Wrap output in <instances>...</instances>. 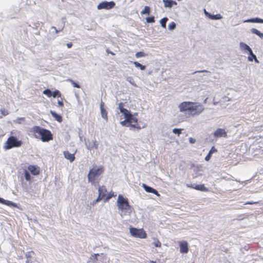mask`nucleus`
I'll list each match as a JSON object with an SVG mask.
<instances>
[{"mask_svg":"<svg viewBox=\"0 0 263 263\" xmlns=\"http://www.w3.org/2000/svg\"><path fill=\"white\" fill-rule=\"evenodd\" d=\"M124 103L122 102L118 104V108L125 118V120L121 121L120 124L124 126H130L138 130L141 129L142 127L139 124L138 119L137 117L138 113L131 114L129 110L124 107ZM144 127L145 126H142V127Z\"/></svg>","mask_w":263,"mask_h":263,"instance_id":"obj_1","label":"nucleus"},{"mask_svg":"<svg viewBox=\"0 0 263 263\" xmlns=\"http://www.w3.org/2000/svg\"><path fill=\"white\" fill-rule=\"evenodd\" d=\"M179 110L191 116H198L204 110L203 105L198 102L184 101L178 105Z\"/></svg>","mask_w":263,"mask_h":263,"instance_id":"obj_2","label":"nucleus"},{"mask_svg":"<svg viewBox=\"0 0 263 263\" xmlns=\"http://www.w3.org/2000/svg\"><path fill=\"white\" fill-rule=\"evenodd\" d=\"M31 132L36 138L40 139L43 142H48L53 139V135L48 129L39 126H34Z\"/></svg>","mask_w":263,"mask_h":263,"instance_id":"obj_3","label":"nucleus"},{"mask_svg":"<svg viewBox=\"0 0 263 263\" xmlns=\"http://www.w3.org/2000/svg\"><path fill=\"white\" fill-rule=\"evenodd\" d=\"M104 171L103 166L97 167L93 166L89 172L88 174V180L92 184H95L96 179L100 176Z\"/></svg>","mask_w":263,"mask_h":263,"instance_id":"obj_4","label":"nucleus"},{"mask_svg":"<svg viewBox=\"0 0 263 263\" xmlns=\"http://www.w3.org/2000/svg\"><path fill=\"white\" fill-rule=\"evenodd\" d=\"M117 202V206L120 210L128 212L129 214L131 213L132 207L129 205L127 198L119 195Z\"/></svg>","mask_w":263,"mask_h":263,"instance_id":"obj_5","label":"nucleus"},{"mask_svg":"<svg viewBox=\"0 0 263 263\" xmlns=\"http://www.w3.org/2000/svg\"><path fill=\"white\" fill-rule=\"evenodd\" d=\"M22 142L18 140L15 137L10 136L5 143L4 148L9 149L13 147H17L21 146Z\"/></svg>","mask_w":263,"mask_h":263,"instance_id":"obj_6","label":"nucleus"},{"mask_svg":"<svg viewBox=\"0 0 263 263\" xmlns=\"http://www.w3.org/2000/svg\"><path fill=\"white\" fill-rule=\"evenodd\" d=\"M129 232L132 236L141 239H145L147 237V234L143 229H137L131 227L129 228Z\"/></svg>","mask_w":263,"mask_h":263,"instance_id":"obj_7","label":"nucleus"},{"mask_svg":"<svg viewBox=\"0 0 263 263\" xmlns=\"http://www.w3.org/2000/svg\"><path fill=\"white\" fill-rule=\"evenodd\" d=\"M115 5V3L113 1L111 2H103L100 3L98 6L97 8L99 10L100 9H110L112 8Z\"/></svg>","mask_w":263,"mask_h":263,"instance_id":"obj_8","label":"nucleus"},{"mask_svg":"<svg viewBox=\"0 0 263 263\" xmlns=\"http://www.w3.org/2000/svg\"><path fill=\"white\" fill-rule=\"evenodd\" d=\"M28 170L32 175L36 176L40 173V168L37 165H29L28 166Z\"/></svg>","mask_w":263,"mask_h":263,"instance_id":"obj_9","label":"nucleus"},{"mask_svg":"<svg viewBox=\"0 0 263 263\" xmlns=\"http://www.w3.org/2000/svg\"><path fill=\"white\" fill-rule=\"evenodd\" d=\"M186 186L188 187L202 192H208L209 191L208 189L205 187L204 184H187Z\"/></svg>","mask_w":263,"mask_h":263,"instance_id":"obj_10","label":"nucleus"},{"mask_svg":"<svg viewBox=\"0 0 263 263\" xmlns=\"http://www.w3.org/2000/svg\"><path fill=\"white\" fill-rule=\"evenodd\" d=\"M180 252L181 253H187L189 251L188 243L186 241L179 242Z\"/></svg>","mask_w":263,"mask_h":263,"instance_id":"obj_11","label":"nucleus"},{"mask_svg":"<svg viewBox=\"0 0 263 263\" xmlns=\"http://www.w3.org/2000/svg\"><path fill=\"white\" fill-rule=\"evenodd\" d=\"M214 137L215 138H219V137H227V134L225 130L223 128H218L213 134Z\"/></svg>","mask_w":263,"mask_h":263,"instance_id":"obj_12","label":"nucleus"},{"mask_svg":"<svg viewBox=\"0 0 263 263\" xmlns=\"http://www.w3.org/2000/svg\"><path fill=\"white\" fill-rule=\"evenodd\" d=\"M142 187L144 189L145 191L146 192L153 193L158 196H160V194H159V193L158 192V191L157 190H156L155 189H154L150 186H147L145 184H143Z\"/></svg>","mask_w":263,"mask_h":263,"instance_id":"obj_13","label":"nucleus"},{"mask_svg":"<svg viewBox=\"0 0 263 263\" xmlns=\"http://www.w3.org/2000/svg\"><path fill=\"white\" fill-rule=\"evenodd\" d=\"M99 194L104 198L105 200L107 194V191L105 185H102L99 187L98 189Z\"/></svg>","mask_w":263,"mask_h":263,"instance_id":"obj_14","label":"nucleus"},{"mask_svg":"<svg viewBox=\"0 0 263 263\" xmlns=\"http://www.w3.org/2000/svg\"><path fill=\"white\" fill-rule=\"evenodd\" d=\"M101 113L103 118L105 119L106 121L108 120L107 112L106 109L104 108V103L101 102L100 104Z\"/></svg>","mask_w":263,"mask_h":263,"instance_id":"obj_15","label":"nucleus"},{"mask_svg":"<svg viewBox=\"0 0 263 263\" xmlns=\"http://www.w3.org/2000/svg\"><path fill=\"white\" fill-rule=\"evenodd\" d=\"M34 255L35 253L33 251L27 252L25 255L27 258L26 263H32V260L31 259V258H32Z\"/></svg>","mask_w":263,"mask_h":263,"instance_id":"obj_16","label":"nucleus"},{"mask_svg":"<svg viewBox=\"0 0 263 263\" xmlns=\"http://www.w3.org/2000/svg\"><path fill=\"white\" fill-rule=\"evenodd\" d=\"M165 7L171 8L174 5H177V3L173 0H163Z\"/></svg>","mask_w":263,"mask_h":263,"instance_id":"obj_17","label":"nucleus"},{"mask_svg":"<svg viewBox=\"0 0 263 263\" xmlns=\"http://www.w3.org/2000/svg\"><path fill=\"white\" fill-rule=\"evenodd\" d=\"M64 155L65 157L67 159L69 160L70 162H72L75 159L74 154L70 153L68 151L64 152Z\"/></svg>","mask_w":263,"mask_h":263,"instance_id":"obj_18","label":"nucleus"},{"mask_svg":"<svg viewBox=\"0 0 263 263\" xmlns=\"http://www.w3.org/2000/svg\"><path fill=\"white\" fill-rule=\"evenodd\" d=\"M50 114L52 117H53L58 122H61L62 121V117L61 115L57 114L55 112L52 110L50 111Z\"/></svg>","mask_w":263,"mask_h":263,"instance_id":"obj_19","label":"nucleus"},{"mask_svg":"<svg viewBox=\"0 0 263 263\" xmlns=\"http://www.w3.org/2000/svg\"><path fill=\"white\" fill-rule=\"evenodd\" d=\"M244 22L263 23V20L259 18H255L245 21Z\"/></svg>","mask_w":263,"mask_h":263,"instance_id":"obj_20","label":"nucleus"},{"mask_svg":"<svg viewBox=\"0 0 263 263\" xmlns=\"http://www.w3.org/2000/svg\"><path fill=\"white\" fill-rule=\"evenodd\" d=\"M240 47L241 50H244L245 51L249 52L251 49V48L246 44L241 42L240 43Z\"/></svg>","mask_w":263,"mask_h":263,"instance_id":"obj_21","label":"nucleus"},{"mask_svg":"<svg viewBox=\"0 0 263 263\" xmlns=\"http://www.w3.org/2000/svg\"><path fill=\"white\" fill-rule=\"evenodd\" d=\"M249 54H250V55L248 57L249 61H252L253 60V59H254L255 60V61L258 62V60H257V59L256 58V55L255 54H253L252 49H251L249 51Z\"/></svg>","mask_w":263,"mask_h":263,"instance_id":"obj_22","label":"nucleus"},{"mask_svg":"<svg viewBox=\"0 0 263 263\" xmlns=\"http://www.w3.org/2000/svg\"><path fill=\"white\" fill-rule=\"evenodd\" d=\"M0 203L2 204H4L9 206L13 205L14 206V203H12L10 201L6 200L2 198H0Z\"/></svg>","mask_w":263,"mask_h":263,"instance_id":"obj_23","label":"nucleus"},{"mask_svg":"<svg viewBox=\"0 0 263 263\" xmlns=\"http://www.w3.org/2000/svg\"><path fill=\"white\" fill-rule=\"evenodd\" d=\"M98 144L96 140L93 141L92 144L91 145L89 144L88 147V148L90 150L92 149L93 148L97 149H98Z\"/></svg>","mask_w":263,"mask_h":263,"instance_id":"obj_24","label":"nucleus"},{"mask_svg":"<svg viewBox=\"0 0 263 263\" xmlns=\"http://www.w3.org/2000/svg\"><path fill=\"white\" fill-rule=\"evenodd\" d=\"M116 195L113 192L111 191L109 193H107L104 201L105 202L108 201L110 198H111L113 197H116Z\"/></svg>","mask_w":263,"mask_h":263,"instance_id":"obj_25","label":"nucleus"},{"mask_svg":"<svg viewBox=\"0 0 263 263\" xmlns=\"http://www.w3.org/2000/svg\"><path fill=\"white\" fill-rule=\"evenodd\" d=\"M151 11V9L148 6H145L144 9L141 12V14L142 15L147 14L148 15L149 14Z\"/></svg>","mask_w":263,"mask_h":263,"instance_id":"obj_26","label":"nucleus"},{"mask_svg":"<svg viewBox=\"0 0 263 263\" xmlns=\"http://www.w3.org/2000/svg\"><path fill=\"white\" fill-rule=\"evenodd\" d=\"M133 64L135 65V66L136 67L140 68V69L142 70H143L145 69V66L142 65V64H141L140 63H139L138 62H134Z\"/></svg>","mask_w":263,"mask_h":263,"instance_id":"obj_27","label":"nucleus"},{"mask_svg":"<svg viewBox=\"0 0 263 263\" xmlns=\"http://www.w3.org/2000/svg\"><path fill=\"white\" fill-rule=\"evenodd\" d=\"M251 31L252 33L258 35L260 37H263V33H261L259 30H258L256 29L253 28L252 29Z\"/></svg>","mask_w":263,"mask_h":263,"instance_id":"obj_28","label":"nucleus"},{"mask_svg":"<svg viewBox=\"0 0 263 263\" xmlns=\"http://www.w3.org/2000/svg\"><path fill=\"white\" fill-rule=\"evenodd\" d=\"M167 21L168 18L167 17H164L160 20V24L163 28H166V23Z\"/></svg>","mask_w":263,"mask_h":263,"instance_id":"obj_29","label":"nucleus"},{"mask_svg":"<svg viewBox=\"0 0 263 263\" xmlns=\"http://www.w3.org/2000/svg\"><path fill=\"white\" fill-rule=\"evenodd\" d=\"M67 81L69 82L74 87L80 88L81 87L80 85L78 84V83H76L72 79H68L67 80Z\"/></svg>","mask_w":263,"mask_h":263,"instance_id":"obj_30","label":"nucleus"},{"mask_svg":"<svg viewBox=\"0 0 263 263\" xmlns=\"http://www.w3.org/2000/svg\"><path fill=\"white\" fill-rule=\"evenodd\" d=\"M52 96L53 98L61 97V93L58 90H55L52 93Z\"/></svg>","mask_w":263,"mask_h":263,"instance_id":"obj_31","label":"nucleus"},{"mask_svg":"<svg viewBox=\"0 0 263 263\" xmlns=\"http://www.w3.org/2000/svg\"><path fill=\"white\" fill-rule=\"evenodd\" d=\"M24 175H25V179L27 181H30L31 180V176H30V173H29V172L28 171L25 170Z\"/></svg>","mask_w":263,"mask_h":263,"instance_id":"obj_32","label":"nucleus"},{"mask_svg":"<svg viewBox=\"0 0 263 263\" xmlns=\"http://www.w3.org/2000/svg\"><path fill=\"white\" fill-rule=\"evenodd\" d=\"M43 93V94L46 95L48 97H51L52 96V92L49 89L44 90Z\"/></svg>","mask_w":263,"mask_h":263,"instance_id":"obj_33","label":"nucleus"},{"mask_svg":"<svg viewBox=\"0 0 263 263\" xmlns=\"http://www.w3.org/2000/svg\"><path fill=\"white\" fill-rule=\"evenodd\" d=\"M146 55V54L144 52H143L142 51L138 52L135 54L136 57L137 58H141V57H145Z\"/></svg>","mask_w":263,"mask_h":263,"instance_id":"obj_34","label":"nucleus"},{"mask_svg":"<svg viewBox=\"0 0 263 263\" xmlns=\"http://www.w3.org/2000/svg\"><path fill=\"white\" fill-rule=\"evenodd\" d=\"M176 24L175 22H172L171 23L169 24L168 28L169 30H173L176 28Z\"/></svg>","mask_w":263,"mask_h":263,"instance_id":"obj_35","label":"nucleus"},{"mask_svg":"<svg viewBox=\"0 0 263 263\" xmlns=\"http://www.w3.org/2000/svg\"><path fill=\"white\" fill-rule=\"evenodd\" d=\"M154 245L155 247H156L160 248L161 246V243L157 239H155V241L154 242Z\"/></svg>","mask_w":263,"mask_h":263,"instance_id":"obj_36","label":"nucleus"},{"mask_svg":"<svg viewBox=\"0 0 263 263\" xmlns=\"http://www.w3.org/2000/svg\"><path fill=\"white\" fill-rule=\"evenodd\" d=\"M146 22L148 23H152L155 22L154 16H151V17H147L146 18Z\"/></svg>","mask_w":263,"mask_h":263,"instance_id":"obj_37","label":"nucleus"},{"mask_svg":"<svg viewBox=\"0 0 263 263\" xmlns=\"http://www.w3.org/2000/svg\"><path fill=\"white\" fill-rule=\"evenodd\" d=\"M181 130H182L181 129L174 128L173 130V132L174 134H177L178 136H179L181 134Z\"/></svg>","mask_w":263,"mask_h":263,"instance_id":"obj_38","label":"nucleus"},{"mask_svg":"<svg viewBox=\"0 0 263 263\" xmlns=\"http://www.w3.org/2000/svg\"><path fill=\"white\" fill-rule=\"evenodd\" d=\"M217 149L214 147L213 146L210 151H209V153L211 155H212L214 153L217 152Z\"/></svg>","mask_w":263,"mask_h":263,"instance_id":"obj_39","label":"nucleus"},{"mask_svg":"<svg viewBox=\"0 0 263 263\" xmlns=\"http://www.w3.org/2000/svg\"><path fill=\"white\" fill-rule=\"evenodd\" d=\"M102 199H104V198L102 197L99 194V196L98 197V198L96 199V200L93 202V204L94 203H96L99 201H100V200H101Z\"/></svg>","mask_w":263,"mask_h":263,"instance_id":"obj_40","label":"nucleus"},{"mask_svg":"<svg viewBox=\"0 0 263 263\" xmlns=\"http://www.w3.org/2000/svg\"><path fill=\"white\" fill-rule=\"evenodd\" d=\"M259 203V201H248L246 202L244 204H257Z\"/></svg>","mask_w":263,"mask_h":263,"instance_id":"obj_41","label":"nucleus"},{"mask_svg":"<svg viewBox=\"0 0 263 263\" xmlns=\"http://www.w3.org/2000/svg\"><path fill=\"white\" fill-rule=\"evenodd\" d=\"M1 111L2 112V114L4 115V116H6L8 114V111L7 110H6L5 109L3 108V109H1Z\"/></svg>","mask_w":263,"mask_h":263,"instance_id":"obj_42","label":"nucleus"},{"mask_svg":"<svg viewBox=\"0 0 263 263\" xmlns=\"http://www.w3.org/2000/svg\"><path fill=\"white\" fill-rule=\"evenodd\" d=\"M17 122L19 124L21 123V122L22 121H25V118L24 117H22V118H18L17 119Z\"/></svg>","mask_w":263,"mask_h":263,"instance_id":"obj_43","label":"nucleus"},{"mask_svg":"<svg viewBox=\"0 0 263 263\" xmlns=\"http://www.w3.org/2000/svg\"><path fill=\"white\" fill-rule=\"evenodd\" d=\"M212 155L208 153V154L205 157V160L208 161L211 158Z\"/></svg>","mask_w":263,"mask_h":263,"instance_id":"obj_44","label":"nucleus"},{"mask_svg":"<svg viewBox=\"0 0 263 263\" xmlns=\"http://www.w3.org/2000/svg\"><path fill=\"white\" fill-rule=\"evenodd\" d=\"M58 104L60 107H63L64 106V103L62 100H59L58 101Z\"/></svg>","mask_w":263,"mask_h":263,"instance_id":"obj_45","label":"nucleus"},{"mask_svg":"<svg viewBox=\"0 0 263 263\" xmlns=\"http://www.w3.org/2000/svg\"><path fill=\"white\" fill-rule=\"evenodd\" d=\"M189 141L191 143H194L196 141V140L193 138H189Z\"/></svg>","mask_w":263,"mask_h":263,"instance_id":"obj_46","label":"nucleus"},{"mask_svg":"<svg viewBox=\"0 0 263 263\" xmlns=\"http://www.w3.org/2000/svg\"><path fill=\"white\" fill-rule=\"evenodd\" d=\"M72 43H68L67 44V46L68 48H70L72 47Z\"/></svg>","mask_w":263,"mask_h":263,"instance_id":"obj_47","label":"nucleus"},{"mask_svg":"<svg viewBox=\"0 0 263 263\" xmlns=\"http://www.w3.org/2000/svg\"><path fill=\"white\" fill-rule=\"evenodd\" d=\"M52 29H54L55 30V33H58L59 31H60L61 30H62V29H61V30H58L57 29L56 27H52Z\"/></svg>","mask_w":263,"mask_h":263,"instance_id":"obj_48","label":"nucleus"},{"mask_svg":"<svg viewBox=\"0 0 263 263\" xmlns=\"http://www.w3.org/2000/svg\"><path fill=\"white\" fill-rule=\"evenodd\" d=\"M207 72L206 70H200V71H197L196 72Z\"/></svg>","mask_w":263,"mask_h":263,"instance_id":"obj_49","label":"nucleus"},{"mask_svg":"<svg viewBox=\"0 0 263 263\" xmlns=\"http://www.w3.org/2000/svg\"><path fill=\"white\" fill-rule=\"evenodd\" d=\"M106 51L107 53H109V52H110L111 51L109 49H107Z\"/></svg>","mask_w":263,"mask_h":263,"instance_id":"obj_50","label":"nucleus"},{"mask_svg":"<svg viewBox=\"0 0 263 263\" xmlns=\"http://www.w3.org/2000/svg\"><path fill=\"white\" fill-rule=\"evenodd\" d=\"M213 18H216V19H218V18H220V17H216V16H213Z\"/></svg>","mask_w":263,"mask_h":263,"instance_id":"obj_51","label":"nucleus"},{"mask_svg":"<svg viewBox=\"0 0 263 263\" xmlns=\"http://www.w3.org/2000/svg\"><path fill=\"white\" fill-rule=\"evenodd\" d=\"M109 53H110V54L112 55H115V53H114L113 52H112V51L109 52Z\"/></svg>","mask_w":263,"mask_h":263,"instance_id":"obj_52","label":"nucleus"},{"mask_svg":"<svg viewBox=\"0 0 263 263\" xmlns=\"http://www.w3.org/2000/svg\"><path fill=\"white\" fill-rule=\"evenodd\" d=\"M149 263H156V262L155 261L152 260V261H150Z\"/></svg>","mask_w":263,"mask_h":263,"instance_id":"obj_53","label":"nucleus"},{"mask_svg":"<svg viewBox=\"0 0 263 263\" xmlns=\"http://www.w3.org/2000/svg\"><path fill=\"white\" fill-rule=\"evenodd\" d=\"M98 255V254H95V258H96V259H97V256Z\"/></svg>","mask_w":263,"mask_h":263,"instance_id":"obj_54","label":"nucleus"}]
</instances>
